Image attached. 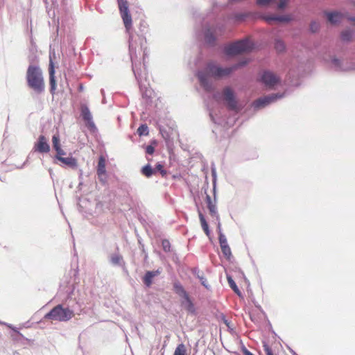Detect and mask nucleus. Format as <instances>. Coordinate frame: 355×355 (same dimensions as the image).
<instances>
[{
    "mask_svg": "<svg viewBox=\"0 0 355 355\" xmlns=\"http://www.w3.org/2000/svg\"><path fill=\"white\" fill-rule=\"evenodd\" d=\"M131 37L129 39V54L132 62V70L133 71L135 79L139 85L140 83L148 82V71L146 69V59L148 56V51L146 47L144 46V42H146V40L144 37L139 36L140 42V49L143 51V62L137 60V55L136 53V47L134 44L130 41Z\"/></svg>",
    "mask_w": 355,
    "mask_h": 355,
    "instance_id": "1",
    "label": "nucleus"
},
{
    "mask_svg": "<svg viewBox=\"0 0 355 355\" xmlns=\"http://www.w3.org/2000/svg\"><path fill=\"white\" fill-rule=\"evenodd\" d=\"M200 86L207 92H211L214 89L209 76L216 78H221L230 76L228 67H223L212 62H208L204 70H199L196 74Z\"/></svg>",
    "mask_w": 355,
    "mask_h": 355,
    "instance_id": "2",
    "label": "nucleus"
},
{
    "mask_svg": "<svg viewBox=\"0 0 355 355\" xmlns=\"http://www.w3.org/2000/svg\"><path fill=\"white\" fill-rule=\"evenodd\" d=\"M27 86L35 94L40 95L44 92L45 85L43 73L38 64H29L26 75Z\"/></svg>",
    "mask_w": 355,
    "mask_h": 355,
    "instance_id": "3",
    "label": "nucleus"
},
{
    "mask_svg": "<svg viewBox=\"0 0 355 355\" xmlns=\"http://www.w3.org/2000/svg\"><path fill=\"white\" fill-rule=\"evenodd\" d=\"M213 98L218 102H222L229 110L239 112L242 110L235 92L230 86L225 87L221 92L214 93Z\"/></svg>",
    "mask_w": 355,
    "mask_h": 355,
    "instance_id": "4",
    "label": "nucleus"
},
{
    "mask_svg": "<svg viewBox=\"0 0 355 355\" xmlns=\"http://www.w3.org/2000/svg\"><path fill=\"white\" fill-rule=\"evenodd\" d=\"M255 49V44L248 38L236 40L227 44L223 49V53L228 57H232L242 53H250Z\"/></svg>",
    "mask_w": 355,
    "mask_h": 355,
    "instance_id": "5",
    "label": "nucleus"
},
{
    "mask_svg": "<svg viewBox=\"0 0 355 355\" xmlns=\"http://www.w3.org/2000/svg\"><path fill=\"white\" fill-rule=\"evenodd\" d=\"M173 291L182 298L180 303L181 306L189 313L196 315V309L195 305L191 300L189 293L184 289V286L179 281H175L173 284Z\"/></svg>",
    "mask_w": 355,
    "mask_h": 355,
    "instance_id": "6",
    "label": "nucleus"
},
{
    "mask_svg": "<svg viewBox=\"0 0 355 355\" xmlns=\"http://www.w3.org/2000/svg\"><path fill=\"white\" fill-rule=\"evenodd\" d=\"M73 317L69 309H67L61 303L57 304L46 313L44 316V319L66 322L69 321Z\"/></svg>",
    "mask_w": 355,
    "mask_h": 355,
    "instance_id": "7",
    "label": "nucleus"
},
{
    "mask_svg": "<svg viewBox=\"0 0 355 355\" xmlns=\"http://www.w3.org/2000/svg\"><path fill=\"white\" fill-rule=\"evenodd\" d=\"M257 80L266 88L272 89L282 83V79L274 72L268 69H264L259 73Z\"/></svg>",
    "mask_w": 355,
    "mask_h": 355,
    "instance_id": "8",
    "label": "nucleus"
},
{
    "mask_svg": "<svg viewBox=\"0 0 355 355\" xmlns=\"http://www.w3.org/2000/svg\"><path fill=\"white\" fill-rule=\"evenodd\" d=\"M222 28V26L219 24H205L202 27L205 44L209 47L215 46L217 42V33L221 32Z\"/></svg>",
    "mask_w": 355,
    "mask_h": 355,
    "instance_id": "9",
    "label": "nucleus"
},
{
    "mask_svg": "<svg viewBox=\"0 0 355 355\" xmlns=\"http://www.w3.org/2000/svg\"><path fill=\"white\" fill-rule=\"evenodd\" d=\"M285 96V92L270 94L258 98L257 100L252 102V106L254 110H259L277 102Z\"/></svg>",
    "mask_w": 355,
    "mask_h": 355,
    "instance_id": "10",
    "label": "nucleus"
},
{
    "mask_svg": "<svg viewBox=\"0 0 355 355\" xmlns=\"http://www.w3.org/2000/svg\"><path fill=\"white\" fill-rule=\"evenodd\" d=\"M62 304L64 305L67 309H69L73 316L76 314H79V312L81 311V304L74 296V286L68 292L67 297Z\"/></svg>",
    "mask_w": 355,
    "mask_h": 355,
    "instance_id": "11",
    "label": "nucleus"
},
{
    "mask_svg": "<svg viewBox=\"0 0 355 355\" xmlns=\"http://www.w3.org/2000/svg\"><path fill=\"white\" fill-rule=\"evenodd\" d=\"M117 3L124 26L127 31H129L132 26V19L129 10L128 2L127 0H117Z\"/></svg>",
    "mask_w": 355,
    "mask_h": 355,
    "instance_id": "12",
    "label": "nucleus"
},
{
    "mask_svg": "<svg viewBox=\"0 0 355 355\" xmlns=\"http://www.w3.org/2000/svg\"><path fill=\"white\" fill-rule=\"evenodd\" d=\"M323 15L327 22L331 26L339 25L342 20L347 17V13H343L339 10H324Z\"/></svg>",
    "mask_w": 355,
    "mask_h": 355,
    "instance_id": "13",
    "label": "nucleus"
},
{
    "mask_svg": "<svg viewBox=\"0 0 355 355\" xmlns=\"http://www.w3.org/2000/svg\"><path fill=\"white\" fill-rule=\"evenodd\" d=\"M80 116L85 121L86 127L90 132H94L97 131V128L93 121L92 115L87 105H81Z\"/></svg>",
    "mask_w": 355,
    "mask_h": 355,
    "instance_id": "14",
    "label": "nucleus"
},
{
    "mask_svg": "<svg viewBox=\"0 0 355 355\" xmlns=\"http://www.w3.org/2000/svg\"><path fill=\"white\" fill-rule=\"evenodd\" d=\"M51 150V147L49 144L48 139L46 137L43 135H40L37 141L35 142L33 151L37 152L40 154H46L49 153Z\"/></svg>",
    "mask_w": 355,
    "mask_h": 355,
    "instance_id": "15",
    "label": "nucleus"
},
{
    "mask_svg": "<svg viewBox=\"0 0 355 355\" xmlns=\"http://www.w3.org/2000/svg\"><path fill=\"white\" fill-rule=\"evenodd\" d=\"M117 252L110 254L108 256V261L113 266L125 268V262L123 256L119 252V247H116Z\"/></svg>",
    "mask_w": 355,
    "mask_h": 355,
    "instance_id": "16",
    "label": "nucleus"
},
{
    "mask_svg": "<svg viewBox=\"0 0 355 355\" xmlns=\"http://www.w3.org/2000/svg\"><path fill=\"white\" fill-rule=\"evenodd\" d=\"M49 85H50V93L53 95L55 94V91L57 87V83L55 79V67L54 63L51 59H50L49 61Z\"/></svg>",
    "mask_w": 355,
    "mask_h": 355,
    "instance_id": "17",
    "label": "nucleus"
},
{
    "mask_svg": "<svg viewBox=\"0 0 355 355\" xmlns=\"http://www.w3.org/2000/svg\"><path fill=\"white\" fill-rule=\"evenodd\" d=\"M62 167H67L71 169H75L78 166L77 159L73 156L70 155L67 157H62L58 160V164Z\"/></svg>",
    "mask_w": 355,
    "mask_h": 355,
    "instance_id": "18",
    "label": "nucleus"
},
{
    "mask_svg": "<svg viewBox=\"0 0 355 355\" xmlns=\"http://www.w3.org/2000/svg\"><path fill=\"white\" fill-rule=\"evenodd\" d=\"M329 62L330 63L331 67L335 71H346V68H345L343 64V60L340 58H337L336 55L329 56Z\"/></svg>",
    "mask_w": 355,
    "mask_h": 355,
    "instance_id": "19",
    "label": "nucleus"
},
{
    "mask_svg": "<svg viewBox=\"0 0 355 355\" xmlns=\"http://www.w3.org/2000/svg\"><path fill=\"white\" fill-rule=\"evenodd\" d=\"M159 274L160 271L159 270H147L142 277L144 284L148 288L150 287L153 284L154 277Z\"/></svg>",
    "mask_w": 355,
    "mask_h": 355,
    "instance_id": "20",
    "label": "nucleus"
},
{
    "mask_svg": "<svg viewBox=\"0 0 355 355\" xmlns=\"http://www.w3.org/2000/svg\"><path fill=\"white\" fill-rule=\"evenodd\" d=\"M192 274L199 279L200 284L207 290H211V286L208 284L207 279L204 275V272L200 271L198 268L195 267L191 269Z\"/></svg>",
    "mask_w": 355,
    "mask_h": 355,
    "instance_id": "21",
    "label": "nucleus"
},
{
    "mask_svg": "<svg viewBox=\"0 0 355 355\" xmlns=\"http://www.w3.org/2000/svg\"><path fill=\"white\" fill-rule=\"evenodd\" d=\"M250 62H251V60L248 58H243V59L239 60L237 62L228 67L230 74L231 75L235 71L245 67L246 66H248L249 64V63Z\"/></svg>",
    "mask_w": 355,
    "mask_h": 355,
    "instance_id": "22",
    "label": "nucleus"
},
{
    "mask_svg": "<svg viewBox=\"0 0 355 355\" xmlns=\"http://www.w3.org/2000/svg\"><path fill=\"white\" fill-rule=\"evenodd\" d=\"M148 83H140L139 85V90L143 98H146V100H150L151 98V95L153 93V90L151 88L148 87Z\"/></svg>",
    "mask_w": 355,
    "mask_h": 355,
    "instance_id": "23",
    "label": "nucleus"
},
{
    "mask_svg": "<svg viewBox=\"0 0 355 355\" xmlns=\"http://www.w3.org/2000/svg\"><path fill=\"white\" fill-rule=\"evenodd\" d=\"M198 216H199V219H200L202 229L203 230L205 234L207 236H209L211 234V230L209 229V224H208L207 221L206 220L205 216L203 215V214L200 211V210L199 209H198Z\"/></svg>",
    "mask_w": 355,
    "mask_h": 355,
    "instance_id": "24",
    "label": "nucleus"
},
{
    "mask_svg": "<svg viewBox=\"0 0 355 355\" xmlns=\"http://www.w3.org/2000/svg\"><path fill=\"white\" fill-rule=\"evenodd\" d=\"M256 15L252 12H240L234 14V19L237 21H244L249 17H253Z\"/></svg>",
    "mask_w": 355,
    "mask_h": 355,
    "instance_id": "25",
    "label": "nucleus"
},
{
    "mask_svg": "<svg viewBox=\"0 0 355 355\" xmlns=\"http://www.w3.org/2000/svg\"><path fill=\"white\" fill-rule=\"evenodd\" d=\"M209 115L211 120V121L220 125H225L228 124V122L225 121V119L220 116H218L217 114H214L212 110L209 111Z\"/></svg>",
    "mask_w": 355,
    "mask_h": 355,
    "instance_id": "26",
    "label": "nucleus"
},
{
    "mask_svg": "<svg viewBox=\"0 0 355 355\" xmlns=\"http://www.w3.org/2000/svg\"><path fill=\"white\" fill-rule=\"evenodd\" d=\"M274 49L278 53H284L286 50V46L283 40L276 38L274 41Z\"/></svg>",
    "mask_w": 355,
    "mask_h": 355,
    "instance_id": "27",
    "label": "nucleus"
},
{
    "mask_svg": "<svg viewBox=\"0 0 355 355\" xmlns=\"http://www.w3.org/2000/svg\"><path fill=\"white\" fill-rule=\"evenodd\" d=\"M140 173L146 178H150L155 175V170L150 164H147L141 168Z\"/></svg>",
    "mask_w": 355,
    "mask_h": 355,
    "instance_id": "28",
    "label": "nucleus"
},
{
    "mask_svg": "<svg viewBox=\"0 0 355 355\" xmlns=\"http://www.w3.org/2000/svg\"><path fill=\"white\" fill-rule=\"evenodd\" d=\"M105 162L106 160L105 157L102 155H101L98 160V164L96 167V173L97 175H102L106 173V168H105Z\"/></svg>",
    "mask_w": 355,
    "mask_h": 355,
    "instance_id": "29",
    "label": "nucleus"
},
{
    "mask_svg": "<svg viewBox=\"0 0 355 355\" xmlns=\"http://www.w3.org/2000/svg\"><path fill=\"white\" fill-rule=\"evenodd\" d=\"M214 202L208 204V205H207V209H209V214L211 215V216L213 218H215L216 220H218L220 216H219L218 210H217L216 200H215L214 199Z\"/></svg>",
    "mask_w": 355,
    "mask_h": 355,
    "instance_id": "30",
    "label": "nucleus"
},
{
    "mask_svg": "<svg viewBox=\"0 0 355 355\" xmlns=\"http://www.w3.org/2000/svg\"><path fill=\"white\" fill-rule=\"evenodd\" d=\"M227 280L230 287L232 291L239 297L242 296V293L236 285L235 281L233 279L231 275H227Z\"/></svg>",
    "mask_w": 355,
    "mask_h": 355,
    "instance_id": "31",
    "label": "nucleus"
},
{
    "mask_svg": "<svg viewBox=\"0 0 355 355\" xmlns=\"http://www.w3.org/2000/svg\"><path fill=\"white\" fill-rule=\"evenodd\" d=\"M354 32L350 29L341 31L340 37L343 42H349L352 40Z\"/></svg>",
    "mask_w": 355,
    "mask_h": 355,
    "instance_id": "32",
    "label": "nucleus"
},
{
    "mask_svg": "<svg viewBox=\"0 0 355 355\" xmlns=\"http://www.w3.org/2000/svg\"><path fill=\"white\" fill-rule=\"evenodd\" d=\"M293 17L291 14L277 15V23L289 24L293 21Z\"/></svg>",
    "mask_w": 355,
    "mask_h": 355,
    "instance_id": "33",
    "label": "nucleus"
},
{
    "mask_svg": "<svg viewBox=\"0 0 355 355\" xmlns=\"http://www.w3.org/2000/svg\"><path fill=\"white\" fill-rule=\"evenodd\" d=\"M52 146L55 150H57L62 148L60 144V138L58 132L55 133L52 136Z\"/></svg>",
    "mask_w": 355,
    "mask_h": 355,
    "instance_id": "34",
    "label": "nucleus"
},
{
    "mask_svg": "<svg viewBox=\"0 0 355 355\" xmlns=\"http://www.w3.org/2000/svg\"><path fill=\"white\" fill-rule=\"evenodd\" d=\"M136 236L137 238V242H138L139 248L141 250L142 254H144V261H146L148 258V252H146V250L145 249V245L143 243V239L138 234H137Z\"/></svg>",
    "mask_w": 355,
    "mask_h": 355,
    "instance_id": "35",
    "label": "nucleus"
},
{
    "mask_svg": "<svg viewBox=\"0 0 355 355\" xmlns=\"http://www.w3.org/2000/svg\"><path fill=\"white\" fill-rule=\"evenodd\" d=\"M212 183H213V195L214 200H216V170L214 164L211 166Z\"/></svg>",
    "mask_w": 355,
    "mask_h": 355,
    "instance_id": "36",
    "label": "nucleus"
},
{
    "mask_svg": "<svg viewBox=\"0 0 355 355\" xmlns=\"http://www.w3.org/2000/svg\"><path fill=\"white\" fill-rule=\"evenodd\" d=\"M277 0H256L255 3L260 8H267L277 2Z\"/></svg>",
    "mask_w": 355,
    "mask_h": 355,
    "instance_id": "37",
    "label": "nucleus"
},
{
    "mask_svg": "<svg viewBox=\"0 0 355 355\" xmlns=\"http://www.w3.org/2000/svg\"><path fill=\"white\" fill-rule=\"evenodd\" d=\"M260 18L267 22L271 24L272 22L277 23V15L274 14H262L260 15Z\"/></svg>",
    "mask_w": 355,
    "mask_h": 355,
    "instance_id": "38",
    "label": "nucleus"
},
{
    "mask_svg": "<svg viewBox=\"0 0 355 355\" xmlns=\"http://www.w3.org/2000/svg\"><path fill=\"white\" fill-rule=\"evenodd\" d=\"M320 30V24L315 20H312L309 24V31L312 34L318 33Z\"/></svg>",
    "mask_w": 355,
    "mask_h": 355,
    "instance_id": "39",
    "label": "nucleus"
},
{
    "mask_svg": "<svg viewBox=\"0 0 355 355\" xmlns=\"http://www.w3.org/2000/svg\"><path fill=\"white\" fill-rule=\"evenodd\" d=\"M137 133L140 136H147L149 134V129L146 123L141 124L137 130Z\"/></svg>",
    "mask_w": 355,
    "mask_h": 355,
    "instance_id": "40",
    "label": "nucleus"
},
{
    "mask_svg": "<svg viewBox=\"0 0 355 355\" xmlns=\"http://www.w3.org/2000/svg\"><path fill=\"white\" fill-rule=\"evenodd\" d=\"M121 189L126 193V196L128 198L132 197V193L133 192L132 187L128 183H123L121 184Z\"/></svg>",
    "mask_w": 355,
    "mask_h": 355,
    "instance_id": "41",
    "label": "nucleus"
},
{
    "mask_svg": "<svg viewBox=\"0 0 355 355\" xmlns=\"http://www.w3.org/2000/svg\"><path fill=\"white\" fill-rule=\"evenodd\" d=\"M157 145V141L155 139H153L150 141V144L149 145H147L145 147V151L146 153L148 155H153L155 153V146Z\"/></svg>",
    "mask_w": 355,
    "mask_h": 355,
    "instance_id": "42",
    "label": "nucleus"
},
{
    "mask_svg": "<svg viewBox=\"0 0 355 355\" xmlns=\"http://www.w3.org/2000/svg\"><path fill=\"white\" fill-rule=\"evenodd\" d=\"M28 60L30 64H37V56L33 49L30 50V54L28 55Z\"/></svg>",
    "mask_w": 355,
    "mask_h": 355,
    "instance_id": "43",
    "label": "nucleus"
},
{
    "mask_svg": "<svg viewBox=\"0 0 355 355\" xmlns=\"http://www.w3.org/2000/svg\"><path fill=\"white\" fill-rule=\"evenodd\" d=\"M153 169L155 170V174L160 173L162 177H164L167 174V171L164 169L163 164L160 162H157Z\"/></svg>",
    "mask_w": 355,
    "mask_h": 355,
    "instance_id": "44",
    "label": "nucleus"
},
{
    "mask_svg": "<svg viewBox=\"0 0 355 355\" xmlns=\"http://www.w3.org/2000/svg\"><path fill=\"white\" fill-rule=\"evenodd\" d=\"M56 154L53 157V163L58 164V160L63 157L64 155H66L67 153L61 148L57 150H55Z\"/></svg>",
    "mask_w": 355,
    "mask_h": 355,
    "instance_id": "45",
    "label": "nucleus"
},
{
    "mask_svg": "<svg viewBox=\"0 0 355 355\" xmlns=\"http://www.w3.org/2000/svg\"><path fill=\"white\" fill-rule=\"evenodd\" d=\"M221 251L224 255V257L228 260L230 261L231 258H232V254L230 246H226L221 249Z\"/></svg>",
    "mask_w": 355,
    "mask_h": 355,
    "instance_id": "46",
    "label": "nucleus"
},
{
    "mask_svg": "<svg viewBox=\"0 0 355 355\" xmlns=\"http://www.w3.org/2000/svg\"><path fill=\"white\" fill-rule=\"evenodd\" d=\"M173 355H186V349L184 344H180L176 347Z\"/></svg>",
    "mask_w": 355,
    "mask_h": 355,
    "instance_id": "47",
    "label": "nucleus"
},
{
    "mask_svg": "<svg viewBox=\"0 0 355 355\" xmlns=\"http://www.w3.org/2000/svg\"><path fill=\"white\" fill-rule=\"evenodd\" d=\"M289 0H280L276 5V8L279 10H285L288 4Z\"/></svg>",
    "mask_w": 355,
    "mask_h": 355,
    "instance_id": "48",
    "label": "nucleus"
},
{
    "mask_svg": "<svg viewBox=\"0 0 355 355\" xmlns=\"http://www.w3.org/2000/svg\"><path fill=\"white\" fill-rule=\"evenodd\" d=\"M162 247L165 252H169L171 251V243L169 240L164 239L162 241Z\"/></svg>",
    "mask_w": 355,
    "mask_h": 355,
    "instance_id": "49",
    "label": "nucleus"
},
{
    "mask_svg": "<svg viewBox=\"0 0 355 355\" xmlns=\"http://www.w3.org/2000/svg\"><path fill=\"white\" fill-rule=\"evenodd\" d=\"M218 241L221 249L229 245L227 243V239L224 234H221V235L218 236Z\"/></svg>",
    "mask_w": 355,
    "mask_h": 355,
    "instance_id": "50",
    "label": "nucleus"
},
{
    "mask_svg": "<svg viewBox=\"0 0 355 355\" xmlns=\"http://www.w3.org/2000/svg\"><path fill=\"white\" fill-rule=\"evenodd\" d=\"M262 345L263 347V350L266 352V355L273 353L271 347L269 346L268 343L266 340L262 341Z\"/></svg>",
    "mask_w": 355,
    "mask_h": 355,
    "instance_id": "51",
    "label": "nucleus"
},
{
    "mask_svg": "<svg viewBox=\"0 0 355 355\" xmlns=\"http://www.w3.org/2000/svg\"><path fill=\"white\" fill-rule=\"evenodd\" d=\"M0 324H4L7 327H8L9 328H10L15 333H16L20 337H23V335L19 332V331L18 330V329L15 327H13L12 324H8L6 322H0Z\"/></svg>",
    "mask_w": 355,
    "mask_h": 355,
    "instance_id": "52",
    "label": "nucleus"
},
{
    "mask_svg": "<svg viewBox=\"0 0 355 355\" xmlns=\"http://www.w3.org/2000/svg\"><path fill=\"white\" fill-rule=\"evenodd\" d=\"M138 220L141 223V224L147 230L148 227H150L148 221L141 216H138Z\"/></svg>",
    "mask_w": 355,
    "mask_h": 355,
    "instance_id": "53",
    "label": "nucleus"
},
{
    "mask_svg": "<svg viewBox=\"0 0 355 355\" xmlns=\"http://www.w3.org/2000/svg\"><path fill=\"white\" fill-rule=\"evenodd\" d=\"M98 178L99 181L104 184L107 182V173L102 174L101 175H98Z\"/></svg>",
    "mask_w": 355,
    "mask_h": 355,
    "instance_id": "54",
    "label": "nucleus"
},
{
    "mask_svg": "<svg viewBox=\"0 0 355 355\" xmlns=\"http://www.w3.org/2000/svg\"><path fill=\"white\" fill-rule=\"evenodd\" d=\"M241 349L244 355H250L252 353L249 351L243 343H241Z\"/></svg>",
    "mask_w": 355,
    "mask_h": 355,
    "instance_id": "55",
    "label": "nucleus"
},
{
    "mask_svg": "<svg viewBox=\"0 0 355 355\" xmlns=\"http://www.w3.org/2000/svg\"><path fill=\"white\" fill-rule=\"evenodd\" d=\"M216 221L217 223V232L218 234V236H220V235H221V234H223L222 232L221 223L220 221V218L218 219V220H216Z\"/></svg>",
    "mask_w": 355,
    "mask_h": 355,
    "instance_id": "56",
    "label": "nucleus"
},
{
    "mask_svg": "<svg viewBox=\"0 0 355 355\" xmlns=\"http://www.w3.org/2000/svg\"><path fill=\"white\" fill-rule=\"evenodd\" d=\"M205 201H206L207 205H208V204H209V203L213 202L209 194H206Z\"/></svg>",
    "mask_w": 355,
    "mask_h": 355,
    "instance_id": "57",
    "label": "nucleus"
},
{
    "mask_svg": "<svg viewBox=\"0 0 355 355\" xmlns=\"http://www.w3.org/2000/svg\"><path fill=\"white\" fill-rule=\"evenodd\" d=\"M269 326H270V330L271 333L273 334L274 338H276V337L279 338V336H277L276 332L273 330V329L272 327V325H271V324L270 322H269Z\"/></svg>",
    "mask_w": 355,
    "mask_h": 355,
    "instance_id": "58",
    "label": "nucleus"
},
{
    "mask_svg": "<svg viewBox=\"0 0 355 355\" xmlns=\"http://www.w3.org/2000/svg\"><path fill=\"white\" fill-rule=\"evenodd\" d=\"M85 89V87H84V85L83 83H80L78 87V92H83Z\"/></svg>",
    "mask_w": 355,
    "mask_h": 355,
    "instance_id": "59",
    "label": "nucleus"
},
{
    "mask_svg": "<svg viewBox=\"0 0 355 355\" xmlns=\"http://www.w3.org/2000/svg\"><path fill=\"white\" fill-rule=\"evenodd\" d=\"M289 351L291 352V353L293 354V355H298L294 350H293L291 348H290L289 347H288Z\"/></svg>",
    "mask_w": 355,
    "mask_h": 355,
    "instance_id": "60",
    "label": "nucleus"
},
{
    "mask_svg": "<svg viewBox=\"0 0 355 355\" xmlns=\"http://www.w3.org/2000/svg\"><path fill=\"white\" fill-rule=\"evenodd\" d=\"M101 95L103 96V97H104V96H105V90H104L103 89H101Z\"/></svg>",
    "mask_w": 355,
    "mask_h": 355,
    "instance_id": "61",
    "label": "nucleus"
},
{
    "mask_svg": "<svg viewBox=\"0 0 355 355\" xmlns=\"http://www.w3.org/2000/svg\"><path fill=\"white\" fill-rule=\"evenodd\" d=\"M255 306H256L257 308H258L259 309H260V310L261 311V312H263V310H262V309H261V306L259 304H257H257H255Z\"/></svg>",
    "mask_w": 355,
    "mask_h": 355,
    "instance_id": "62",
    "label": "nucleus"
},
{
    "mask_svg": "<svg viewBox=\"0 0 355 355\" xmlns=\"http://www.w3.org/2000/svg\"><path fill=\"white\" fill-rule=\"evenodd\" d=\"M80 174H79V178H81L83 175V171L81 169L79 170Z\"/></svg>",
    "mask_w": 355,
    "mask_h": 355,
    "instance_id": "63",
    "label": "nucleus"
},
{
    "mask_svg": "<svg viewBox=\"0 0 355 355\" xmlns=\"http://www.w3.org/2000/svg\"><path fill=\"white\" fill-rule=\"evenodd\" d=\"M106 103V100H105V97H103V99H102V103Z\"/></svg>",
    "mask_w": 355,
    "mask_h": 355,
    "instance_id": "64",
    "label": "nucleus"
}]
</instances>
